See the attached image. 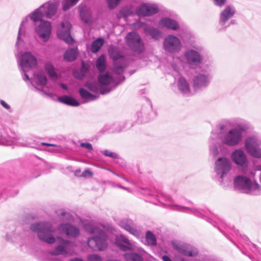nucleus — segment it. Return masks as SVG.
I'll return each mask as SVG.
<instances>
[{
  "label": "nucleus",
  "instance_id": "obj_1",
  "mask_svg": "<svg viewBox=\"0 0 261 261\" xmlns=\"http://www.w3.org/2000/svg\"><path fill=\"white\" fill-rule=\"evenodd\" d=\"M247 129L245 125H239L237 127L227 130L226 125L220 124L218 125L217 130H213L212 133L211 139L212 140L220 139L222 144L219 147L214 143L210 147V153L214 156L219 153L224 154L226 152V148L225 145L233 147L239 145L243 140V132Z\"/></svg>",
  "mask_w": 261,
  "mask_h": 261
},
{
  "label": "nucleus",
  "instance_id": "obj_2",
  "mask_svg": "<svg viewBox=\"0 0 261 261\" xmlns=\"http://www.w3.org/2000/svg\"><path fill=\"white\" fill-rule=\"evenodd\" d=\"M243 171L245 175H238L234 179L235 188L246 194H260L261 186L255 179L251 180V178H254L255 176L254 171Z\"/></svg>",
  "mask_w": 261,
  "mask_h": 261
},
{
  "label": "nucleus",
  "instance_id": "obj_3",
  "mask_svg": "<svg viewBox=\"0 0 261 261\" xmlns=\"http://www.w3.org/2000/svg\"><path fill=\"white\" fill-rule=\"evenodd\" d=\"M30 229L37 233L38 238L47 244H52L56 241L53 235L55 230L50 223L40 222L32 224Z\"/></svg>",
  "mask_w": 261,
  "mask_h": 261
},
{
  "label": "nucleus",
  "instance_id": "obj_4",
  "mask_svg": "<svg viewBox=\"0 0 261 261\" xmlns=\"http://www.w3.org/2000/svg\"><path fill=\"white\" fill-rule=\"evenodd\" d=\"M110 57L113 60V72L116 74H121L128 65V61L119 51L116 47H111L109 49Z\"/></svg>",
  "mask_w": 261,
  "mask_h": 261
},
{
  "label": "nucleus",
  "instance_id": "obj_5",
  "mask_svg": "<svg viewBox=\"0 0 261 261\" xmlns=\"http://www.w3.org/2000/svg\"><path fill=\"white\" fill-rule=\"evenodd\" d=\"M18 64L20 67L21 74L23 75V79L26 81L29 80V76L27 72L31 69L35 68L37 65L36 58L30 52H25L21 55V57L18 61Z\"/></svg>",
  "mask_w": 261,
  "mask_h": 261
},
{
  "label": "nucleus",
  "instance_id": "obj_6",
  "mask_svg": "<svg viewBox=\"0 0 261 261\" xmlns=\"http://www.w3.org/2000/svg\"><path fill=\"white\" fill-rule=\"evenodd\" d=\"M125 80L122 76L119 82L115 83L114 79L109 72L99 73V94H106L114 89L120 83Z\"/></svg>",
  "mask_w": 261,
  "mask_h": 261
},
{
  "label": "nucleus",
  "instance_id": "obj_7",
  "mask_svg": "<svg viewBox=\"0 0 261 261\" xmlns=\"http://www.w3.org/2000/svg\"><path fill=\"white\" fill-rule=\"evenodd\" d=\"M231 169V163L228 159L225 157H221L216 161L214 167V171L216 173L215 178L220 184H223L224 177L228 174Z\"/></svg>",
  "mask_w": 261,
  "mask_h": 261
},
{
  "label": "nucleus",
  "instance_id": "obj_8",
  "mask_svg": "<svg viewBox=\"0 0 261 261\" xmlns=\"http://www.w3.org/2000/svg\"><path fill=\"white\" fill-rule=\"evenodd\" d=\"M125 39L128 48L134 54H140L144 51V42L140 36L137 33L132 32L127 33Z\"/></svg>",
  "mask_w": 261,
  "mask_h": 261
},
{
  "label": "nucleus",
  "instance_id": "obj_9",
  "mask_svg": "<svg viewBox=\"0 0 261 261\" xmlns=\"http://www.w3.org/2000/svg\"><path fill=\"white\" fill-rule=\"evenodd\" d=\"M245 148L252 157L261 158V140L256 136L248 137L245 141Z\"/></svg>",
  "mask_w": 261,
  "mask_h": 261
},
{
  "label": "nucleus",
  "instance_id": "obj_10",
  "mask_svg": "<svg viewBox=\"0 0 261 261\" xmlns=\"http://www.w3.org/2000/svg\"><path fill=\"white\" fill-rule=\"evenodd\" d=\"M182 45L180 39L173 35H167L163 42V48L167 54H175L181 49Z\"/></svg>",
  "mask_w": 261,
  "mask_h": 261
},
{
  "label": "nucleus",
  "instance_id": "obj_11",
  "mask_svg": "<svg viewBox=\"0 0 261 261\" xmlns=\"http://www.w3.org/2000/svg\"><path fill=\"white\" fill-rule=\"evenodd\" d=\"M44 16V14L43 12L41 7L40 6L38 8L35 10L33 12L30 13L28 16H26L21 21L19 31L18 33L17 39V41L15 43V47L17 49H19V46L22 44L23 41H21L20 37L22 35V34L23 33V25L26 23L28 20V18H30L31 20L34 22H36L39 21H42L43 17Z\"/></svg>",
  "mask_w": 261,
  "mask_h": 261
},
{
  "label": "nucleus",
  "instance_id": "obj_12",
  "mask_svg": "<svg viewBox=\"0 0 261 261\" xmlns=\"http://www.w3.org/2000/svg\"><path fill=\"white\" fill-rule=\"evenodd\" d=\"M58 245L55 249L49 252L50 254L53 255H69L73 254V251L69 249L71 242L70 241L65 240L60 237L57 238Z\"/></svg>",
  "mask_w": 261,
  "mask_h": 261
},
{
  "label": "nucleus",
  "instance_id": "obj_13",
  "mask_svg": "<svg viewBox=\"0 0 261 261\" xmlns=\"http://www.w3.org/2000/svg\"><path fill=\"white\" fill-rule=\"evenodd\" d=\"M212 76L208 73H199L192 79L193 87L195 90H202L210 84Z\"/></svg>",
  "mask_w": 261,
  "mask_h": 261
},
{
  "label": "nucleus",
  "instance_id": "obj_14",
  "mask_svg": "<svg viewBox=\"0 0 261 261\" xmlns=\"http://www.w3.org/2000/svg\"><path fill=\"white\" fill-rule=\"evenodd\" d=\"M231 161L237 165L246 170L248 166V159L245 152L241 149H235L230 155Z\"/></svg>",
  "mask_w": 261,
  "mask_h": 261
},
{
  "label": "nucleus",
  "instance_id": "obj_15",
  "mask_svg": "<svg viewBox=\"0 0 261 261\" xmlns=\"http://www.w3.org/2000/svg\"><path fill=\"white\" fill-rule=\"evenodd\" d=\"M71 28L70 22H62L58 27L57 32L58 38L69 44H72L74 42V40L70 35Z\"/></svg>",
  "mask_w": 261,
  "mask_h": 261
},
{
  "label": "nucleus",
  "instance_id": "obj_16",
  "mask_svg": "<svg viewBox=\"0 0 261 261\" xmlns=\"http://www.w3.org/2000/svg\"><path fill=\"white\" fill-rule=\"evenodd\" d=\"M84 229L90 233L94 234V236L89 238L87 240V244L89 248L93 251L98 250V227L94 226L90 223L84 224Z\"/></svg>",
  "mask_w": 261,
  "mask_h": 261
},
{
  "label": "nucleus",
  "instance_id": "obj_17",
  "mask_svg": "<svg viewBox=\"0 0 261 261\" xmlns=\"http://www.w3.org/2000/svg\"><path fill=\"white\" fill-rule=\"evenodd\" d=\"M35 31L43 42H47L50 36L51 24L47 20L41 21L39 25L36 28Z\"/></svg>",
  "mask_w": 261,
  "mask_h": 261
},
{
  "label": "nucleus",
  "instance_id": "obj_18",
  "mask_svg": "<svg viewBox=\"0 0 261 261\" xmlns=\"http://www.w3.org/2000/svg\"><path fill=\"white\" fill-rule=\"evenodd\" d=\"M127 123V121H121L107 124L100 129V133L103 134L120 132L125 129L129 128L133 126L132 124L128 125Z\"/></svg>",
  "mask_w": 261,
  "mask_h": 261
},
{
  "label": "nucleus",
  "instance_id": "obj_19",
  "mask_svg": "<svg viewBox=\"0 0 261 261\" xmlns=\"http://www.w3.org/2000/svg\"><path fill=\"white\" fill-rule=\"evenodd\" d=\"M172 245L175 250L184 255L195 257L198 255V252L197 249L189 244H179L173 242H172Z\"/></svg>",
  "mask_w": 261,
  "mask_h": 261
},
{
  "label": "nucleus",
  "instance_id": "obj_20",
  "mask_svg": "<svg viewBox=\"0 0 261 261\" xmlns=\"http://www.w3.org/2000/svg\"><path fill=\"white\" fill-rule=\"evenodd\" d=\"M184 57L187 63L192 68L199 66L203 60L200 53L192 49L187 50L184 54Z\"/></svg>",
  "mask_w": 261,
  "mask_h": 261
},
{
  "label": "nucleus",
  "instance_id": "obj_21",
  "mask_svg": "<svg viewBox=\"0 0 261 261\" xmlns=\"http://www.w3.org/2000/svg\"><path fill=\"white\" fill-rule=\"evenodd\" d=\"M57 229L61 234H65L69 238H76L80 233L78 227L68 223H61Z\"/></svg>",
  "mask_w": 261,
  "mask_h": 261
},
{
  "label": "nucleus",
  "instance_id": "obj_22",
  "mask_svg": "<svg viewBox=\"0 0 261 261\" xmlns=\"http://www.w3.org/2000/svg\"><path fill=\"white\" fill-rule=\"evenodd\" d=\"M60 4V0H52L43 4L40 7L44 16L47 18H51L57 13Z\"/></svg>",
  "mask_w": 261,
  "mask_h": 261
},
{
  "label": "nucleus",
  "instance_id": "obj_23",
  "mask_svg": "<svg viewBox=\"0 0 261 261\" xmlns=\"http://www.w3.org/2000/svg\"><path fill=\"white\" fill-rule=\"evenodd\" d=\"M159 9L154 4H143L136 9V13L138 16H147L157 13Z\"/></svg>",
  "mask_w": 261,
  "mask_h": 261
},
{
  "label": "nucleus",
  "instance_id": "obj_24",
  "mask_svg": "<svg viewBox=\"0 0 261 261\" xmlns=\"http://www.w3.org/2000/svg\"><path fill=\"white\" fill-rule=\"evenodd\" d=\"M116 244L119 248L123 251L134 250L135 245L123 235H120L116 239Z\"/></svg>",
  "mask_w": 261,
  "mask_h": 261
},
{
  "label": "nucleus",
  "instance_id": "obj_25",
  "mask_svg": "<svg viewBox=\"0 0 261 261\" xmlns=\"http://www.w3.org/2000/svg\"><path fill=\"white\" fill-rule=\"evenodd\" d=\"M8 130L9 129H6V133L1 132L0 133V145H11L15 141L19 140V137L13 132L10 131V134H8Z\"/></svg>",
  "mask_w": 261,
  "mask_h": 261
},
{
  "label": "nucleus",
  "instance_id": "obj_26",
  "mask_svg": "<svg viewBox=\"0 0 261 261\" xmlns=\"http://www.w3.org/2000/svg\"><path fill=\"white\" fill-rule=\"evenodd\" d=\"M234 8L230 5L227 6L221 13L219 23L221 25H224L226 21L231 18L235 14Z\"/></svg>",
  "mask_w": 261,
  "mask_h": 261
},
{
  "label": "nucleus",
  "instance_id": "obj_27",
  "mask_svg": "<svg viewBox=\"0 0 261 261\" xmlns=\"http://www.w3.org/2000/svg\"><path fill=\"white\" fill-rule=\"evenodd\" d=\"M160 26L172 31H177L179 29L178 22L169 17H164L159 22Z\"/></svg>",
  "mask_w": 261,
  "mask_h": 261
},
{
  "label": "nucleus",
  "instance_id": "obj_28",
  "mask_svg": "<svg viewBox=\"0 0 261 261\" xmlns=\"http://www.w3.org/2000/svg\"><path fill=\"white\" fill-rule=\"evenodd\" d=\"M120 227L130 234L137 238L140 236V231L138 230L133 222L129 220H124L120 222Z\"/></svg>",
  "mask_w": 261,
  "mask_h": 261
},
{
  "label": "nucleus",
  "instance_id": "obj_29",
  "mask_svg": "<svg viewBox=\"0 0 261 261\" xmlns=\"http://www.w3.org/2000/svg\"><path fill=\"white\" fill-rule=\"evenodd\" d=\"M80 9V17L85 23L90 24L93 21V17L90 10L85 5H81Z\"/></svg>",
  "mask_w": 261,
  "mask_h": 261
},
{
  "label": "nucleus",
  "instance_id": "obj_30",
  "mask_svg": "<svg viewBox=\"0 0 261 261\" xmlns=\"http://www.w3.org/2000/svg\"><path fill=\"white\" fill-rule=\"evenodd\" d=\"M104 226L99 223V251L106 249L108 246V236L105 231L100 229V227Z\"/></svg>",
  "mask_w": 261,
  "mask_h": 261
},
{
  "label": "nucleus",
  "instance_id": "obj_31",
  "mask_svg": "<svg viewBox=\"0 0 261 261\" xmlns=\"http://www.w3.org/2000/svg\"><path fill=\"white\" fill-rule=\"evenodd\" d=\"M79 92L81 97L83 99V103L95 100L97 98L96 95L91 94L83 88H80Z\"/></svg>",
  "mask_w": 261,
  "mask_h": 261
},
{
  "label": "nucleus",
  "instance_id": "obj_32",
  "mask_svg": "<svg viewBox=\"0 0 261 261\" xmlns=\"http://www.w3.org/2000/svg\"><path fill=\"white\" fill-rule=\"evenodd\" d=\"M178 90L184 94L189 95L190 89L188 81L183 77H180L177 81Z\"/></svg>",
  "mask_w": 261,
  "mask_h": 261
},
{
  "label": "nucleus",
  "instance_id": "obj_33",
  "mask_svg": "<svg viewBox=\"0 0 261 261\" xmlns=\"http://www.w3.org/2000/svg\"><path fill=\"white\" fill-rule=\"evenodd\" d=\"M37 85L39 86H44L46 84L47 80L46 77L44 73L39 72L37 74H34V78L31 81L32 84L34 86V87L37 89L39 90L36 87L35 85H34V83Z\"/></svg>",
  "mask_w": 261,
  "mask_h": 261
},
{
  "label": "nucleus",
  "instance_id": "obj_34",
  "mask_svg": "<svg viewBox=\"0 0 261 261\" xmlns=\"http://www.w3.org/2000/svg\"><path fill=\"white\" fill-rule=\"evenodd\" d=\"M146 34L149 35L154 40H159L162 37L161 32L157 28L148 26L144 29Z\"/></svg>",
  "mask_w": 261,
  "mask_h": 261
},
{
  "label": "nucleus",
  "instance_id": "obj_35",
  "mask_svg": "<svg viewBox=\"0 0 261 261\" xmlns=\"http://www.w3.org/2000/svg\"><path fill=\"white\" fill-rule=\"evenodd\" d=\"M89 66L88 64L85 63L84 61L82 62V66L80 70L74 72V76L75 78L82 80L88 73Z\"/></svg>",
  "mask_w": 261,
  "mask_h": 261
},
{
  "label": "nucleus",
  "instance_id": "obj_36",
  "mask_svg": "<svg viewBox=\"0 0 261 261\" xmlns=\"http://www.w3.org/2000/svg\"><path fill=\"white\" fill-rule=\"evenodd\" d=\"M58 100L63 103L72 107H78L80 105V102L74 98L68 95H64L59 98Z\"/></svg>",
  "mask_w": 261,
  "mask_h": 261
},
{
  "label": "nucleus",
  "instance_id": "obj_37",
  "mask_svg": "<svg viewBox=\"0 0 261 261\" xmlns=\"http://www.w3.org/2000/svg\"><path fill=\"white\" fill-rule=\"evenodd\" d=\"M77 55V48H70L65 51L64 55V59L68 62H72L76 59Z\"/></svg>",
  "mask_w": 261,
  "mask_h": 261
},
{
  "label": "nucleus",
  "instance_id": "obj_38",
  "mask_svg": "<svg viewBox=\"0 0 261 261\" xmlns=\"http://www.w3.org/2000/svg\"><path fill=\"white\" fill-rule=\"evenodd\" d=\"M176 206V210L182 211L184 212H190L194 214L198 217H203V214L202 213L201 211H198L194 208H190L188 207L181 206L179 205H175Z\"/></svg>",
  "mask_w": 261,
  "mask_h": 261
},
{
  "label": "nucleus",
  "instance_id": "obj_39",
  "mask_svg": "<svg viewBox=\"0 0 261 261\" xmlns=\"http://www.w3.org/2000/svg\"><path fill=\"white\" fill-rule=\"evenodd\" d=\"M133 14L132 8L128 6H125L119 11L117 14V17L118 18H126L130 16Z\"/></svg>",
  "mask_w": 261,
  "mask_h": 261
},
{
  "label": "nucleus",
  "instance_id": "obj_40",
  "mask_svg": "<svg viewBox=\"0 0 261 261\" xmlns=\"http://www.w3.org/2000/svg\"><path fill=\"white\" fill-rule=\"evenodd\" d=\"M80 0H60L62 6V10L66 11L75 5Z\"/></svg>",
  "mask_w": 261,
  "mask_h": 261
},
{
  "label": "nucleus",
  "instance_id": "obj_41",
  "mask_svg": "<svg viewBox=\"0 0 261 261\" xmlns=\"http://www.w3.org/2000/svg\"><path fill=\"white\" fill-rule=\"evenodd\" d=\"M80 0H60L62 6V10L66 11L75 5Z\"/></svg>",
  "mask_w": 261,
  "mask_h": 261
},
{
  "label": "nucleus",
  "instance_id": "obj_42",
  "mask_svg": "<svg viewBox=\"0 0 261 261\" xmlns=\"http://www.w3.org/2000/svg\"><path fill=\"white\" fill-rule=\"evenodd\" d=\"M44 69L50 77L54 79H57L58 78L57 74L55 71V68L50 63L47 62L45 63Z\"/></svg>",
  "mask_w": 261,
  "mask_h": 261
},
{
  "label": "nucleus",
  "instance_id": "obj_43",
  "mask_svg": "<svg viewBox=\"0 0 261 261\" xmlns=\"http://www.w3.org/2000/svg\"><path fill=\"white\" fill-rule=\"evenodd\" d=\"M44 69L50 77L54 79H57L58 78L57 74L55 71V68L50 63L47 62L45 63Z\"/></svg>",
  "mask_w": 261,
  "mask_h": 261
},
{
  "label": "nucleus",
  "instance_id": "obj_44",
  "mask_svg": "<svg viewBox=\"0 0 261 261\" xmlns=\"http://www.w3.org/2000/svg\"><path fill=\"white\" fill-rule=\"evenodd\" d=\"M124 257L126 261H143L142 256L138 253L130 252L124 254Z\"/></svg>",
  "mask_w": 261,
  "mask_h": 261
},
{
  "label": "nucleus",
  "instance_id": "obj_45",
  "mask_svg": "<svg viewBox=\"0 0 261 261\" xmlns=\"http://www.w3.org/2000/svg\"><path fill=\"white\" fill-rule=\"evenodd\" d=\"M145 240L148 245L155 246L156 244V239L155 235L150 231H147Z\"/></svg>",
  "mask_w": 261,
  "mask_h": 261
},
{
  "label": "nucleus",
  "instance_id": "obj_46",
  "mask_svg": "<svg viewBox=\"0 0 261 261\" xmlns=\"http://www.w3.org/2000/svg\"><path fill=\"white\" fill-rule=\"evenodd\" d=\"M84 86L91 92H98V83L96 82H87L84 84Z\"/></svg>",
  "mask_w": 261,
  "mask_h": 261
},
{
  "label": "nucleus",
  "instance_id": "obj_47",
  "mask_svg": "<svg viewBox=\"0 0 261 261\" xmlns=\"http://www.w3.org/2000/svg\"><path fill=\"white\" fill-rule=\"evenodd\" d=\"M101 152L107 156L110 157L112 159H118L119 155L115 152H112L109 150H105L101 151Z\"/></svg>",
  "mask_w": 261,
  "mask_h": 261
},
{
  "label": "nucleus",
  "instance_id": "obj_48",
  "mask_svg": "<svg viewBox=\"0 0 261 261\" xmlns=\"http://www.w3.org/2000/svg\"><path fill=\"white\" fill-rule=\"evenodd\" d=\"M105 59L103 55L99 56V72L103 71L105 69Z\"/></svg>",
  "mask_w": 261,
  "mask_h": 261
},
{
  "label": "nucleus",
  "instance_id": "obj_49",
  "mask_svg": "<svg viewBox=\"0 0 261 261\" xmlns=\"http://www.w3.org/2000/svg\"><path fill=\"white\" fill-rule=\"evenodd\" d=\"M121 0H107L108 7L110 9H113L118 5Z\"/></svg>",
  "mask_w": 261,
  "mask_h": 261
},
{
  "label": "nucleus",
  "instance_id": "obj_50",
  "mask_svg": "<svg viewBox=\"0 0 261 261\" xmlns=\"http://www.w3.org/2000/svg\"><path fill=\"white\" fill-rule=\"evenodd\" d=\"M90 50L93 53H96L98 52V38L94 40L93 42Z\"/></svg>",
  "mask_w": 261,
  "mask_h": 261
},
{
  "label": "nucleus",
  "instance_id": "obj_51",
  "mask_svg": "<svg viewBox=\"0 0 261 261\" xmlns=\"http://www.w3.org/2000/svg\"><path fill=\"white\" fill-rule=\"evenodd\" d=\"M93 175L92 172L89 169H86L81 174V177L88 178Z\"/></svg>",
  "mask_w": 261,
  "mask_h": 261
},
{
  "label": "nucleus",
  "instance_id": "obj_52",
  "mask_svg": "<svg viewBox=\"0 0 261 261\" xmlns=\"http://www.w3.org/2000/svg\"><path fill=\"white\" fill-rule=\"evenodd\" d=\"M213 2L215 5L222 7L226 4L227 0H213Z\"/></svg>",
  "mask_w": 261,
  "mask_h": 261
},
{
  "label": "nucleus",
  "instance_id": "obj_53",
  "mask_svg": "<svg viewBox=\"0 0 261 261\" xmlns=\"http://www.w3.org/2000/svg\"><path fill=\"white\" fill-rule=\"evenodd\" d=\"M80 145L82 147L86 148L88 150H92L93 149L92 145L89 143H81Z\"/></svg>",
  "mask_w": 261,
  "mask_h": 261
},
{
  "label": "nucleus",
  "instance_id": "obj_54",
  "mask_svg": "<svg viewBox=\"0 0 261 261\" xmlns=\"http://www.w3.org/2000/svg\"><path fill=\"white\" fill-rule=\"evenodd\" d=\"M0 104L6 109L9 110L10 112H11V107L9 105L6 103L4 100H0Z\"/></svg>",
  "mask_w": 261,
  "mask_h": 261
},
{
  "label": "nucleus",
  "instance_id": "obj_55",
  "mask_svg": "<svg viewBox=\"0 0 261 261\" xmlns=\"http://www.w3.org/2000/svg\"><path fill=\"white\" fill-rule=\"evenodd\" d=\"M88 261H98V254H91L88 256Z\"/></svg>",
  "mask_w": 261,
  "mask_h": 261
},
{
  "label": "nucleus",
  "instance_id": "obj_56",
  "mask_svg": "<svg viewBox=\"0 0 261 261\" xmlns=\"http://www.w3.org/2000/svg\"><path fill=\"white\" fill-rule=\"evenodd\" d=\"M142 25V23L140 22H136L133 24V26L134 28H138L141 27Z\"/></svg>",
  "mask_w": 261,
  "mask_h": 261
},
{
  "label": "nucleus",
  "instance_id": "obj_57",
  "mask_svg": "<svg viewBox=\"0 0 261 261\" xmlns=\"http://www.w3.org/2000/svg\"><path fill=\"white\" fill-rule=\"evenodd\" d=\"M81 170L80 169H76L74 171V175L77 177H81Z\"/></svg>",
  "mask_w": 261,
  "mask_h": 261
},
{
  "label": "nucleus",
  "instance_id": "obj_58",
  "mask_svg": "<svg viewBox=\"0 0 261 261\" xmlns=\"http://www.w3.org/2000/svg\"><path fill=\"white\" fill-rule=\"evenodd\" d=\"M41 144L42 145H46L49 146H53V147H59L60 146L59 145H57L56 144H50V143H42Z\"/></svg>",
  "mask_w": 261,
  "mask_h": 261
},
{
  "label": "nucleus",
  "instance_id": "obj_59",
  "mask_svg": "<svg viewBox=\"0 0 261 261\" xmlns=\"http://www.w3.org/2000/svg\"><path fill=\"white\" fill-rule=\"evenodd\" d=\"M162 258L164 261H172V259L167 255L163 256Z\"/></svg>",
  "mask_w": 261,
  "mask_h": 261
},
{
  "label": "nucleus",
  "instance_id": "obj_60",
  "mask_svg": "<svg viewBox=\"0 0 261 261\" xmlns=\"http://www.w3.org/2000/svg\"><path fill=\"white\" fill-rule=\"evenodd\" d=\"M104 40L102 38H99V49L100 47L103 44Z\"/></svg>",
  "mask_w": 261,
  "mask_h": 261
},
{
  "label": "nucleus",
  "instance_id": "obj_61",
  "mask_svg": "<svg viewBox=\"0 0 261 261\" xmlns=\"http://www.w3.org/2000/svg\"><path fill=\"white\" fill-rule=\"evenodd\" d=\"M70 261H84V260L80 258L75 257V258L71 259L70 260Z\"/></svg>",
  "mask_w": 261,
  "mask_h": 261
},
{
  "label": "nucleus",
  "instance_id": "obj_62",
  "mask_svg": "<svg viewBox=\"0 0 261 261\" xmlns=\"http://www.w3.org/2000/svg\"><path fill=\"white\" fill-rule=\"evenodd\" d=\"M60 86L64 90L68 89V87L64 84L62 83V84H61Z\"/></svg>",
  "mask_w": 261,
  "mask_h": 261
},
{
  "label": "nucleus",
  "instance_id": "obj_63",
  "mask_svg": "<svg viewBox=\"0 0 261 261\" xmlns=\"http://www.w3.org/2000/svg\"><path fill=\"white\" fill-rule=\"evenodd\" d=\"M66 215H69V213H66L64 211H62L60 214V215L62 217H64V216H66Z\"/></svg>",
  "mask_w": 261,
  "mask_h": 261
},
{
  "label": "nucleus",
  "instance_id": "obj_64",
  "mask_svg": "<svg viewBox=\"0 0 261 261\" xmlns=\"http://www.w3.org/2000/svg\"><path fill=\"white\" fill-rule=\"evenodd\" d=\"M117 186L119 188H121V189H124V190H127V188H126L125 187H123V186H120V185H118Z\"/></svg>",
  "mask_w": 261,
  "mask_h": 261
}]
</instances>
